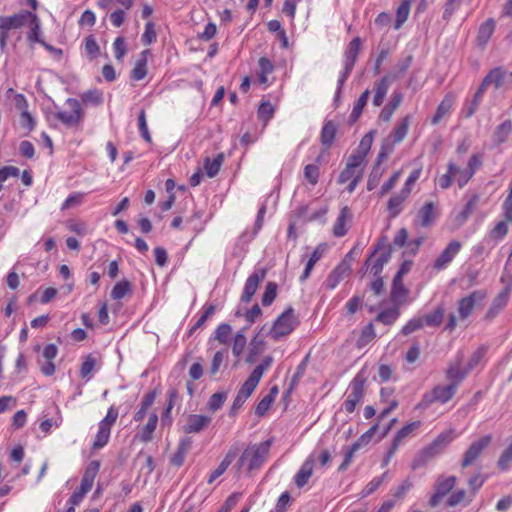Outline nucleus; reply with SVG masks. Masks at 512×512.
Returning <instances> with one entry per match:
<instances>
[{
    "label": "nucleus",
    "instance_id": "obj_43",
    "mask_svg": "<svg viewBox=\"0 0 512 512\" xmlns=\"http://www.w3.org/2000/svg\"><path fill=\"white\" fill-rule=\"evenodd\" d=\"M29 18H31V25H30V31L28 33V40L31 42H42V39L40 38V20L36 14L31 13L29 15Z\"/></svg>",
    "mask_w": 512,
    "mask_h": 512
},
{
    "label": "nucleus",
    "instance_id": "obj_53",
    "mask_svg": "<svg viewBox=\"0 0 512 512\" xmlns=\"http://www.w3.org/2000/svg\"><path fill=\"white\" fill-rule=\"evenodd\" d=\"M277 295V284L275 282H268L262 296V304L269 306Z\"/></svg>",
    "mask_w": 512,
    "mask_h": 512
},
{
    "label": "nucleus",
    "instance_id": "obj_24",
    "mask_svg": "<svg viewBox=\"0 0 512 512\" xmlns=\"http://www.w3.org/2000/svg\"><path fill=\"white\" fill-rule=\"evenodd\" d=\"M238 454L237 449H230L228 453L225 455L222 462L218 465V467L211 473L208 479V483H213L218 477H220L229 467V465L233 462Z\"/></svg>",
    "mask_w": 512,
    "mask_h": 512
},
{
    "label": "nucleus",
    "instance_id": "obj_57",
    "mask_svg": "<svg viewBox=\"0 0 512 512\" xmlns=\"http://www.w3.org/2000/svg\"><path fill=\"white\" fill-rule=\"evenodd\" d=\"M375 330L373 324L369 323L366 325L361 333L360 338L358 339V346L362 347L368 344L370 341H372L375 338Z\"/></svg>",
    "mask_w": 512,
    "mask_h": 512
},
{
    "label": "nucleus",
    "instance_id": "obj_47",
    "mask_svg": "<svg viewBox=\"0 0 512 512\" xmlns=\"http://www.w3.org/2000/svg\"><path fill=\"white\" fill-rule=\"evenodd\" d=\"M452 107V100L448 97L439 104L435 115L432 118V124L436 125L440 120L450 111Z\"/></svg>",
    "mask_w": 512,
    "mask_h": 512
},
{
    "label": "nucleus",
    "instance_id": "obj_23",
    "mask_svg": "<svg viewBox=\"0 0 512 512\" xmlns=\"http://www.w3.org/2000/svg\"><path fill=\"white\" fill-rule=\"evenodd\" d=\"M436 217L437 213L435 211L434 203L427 202L418 211L417 221L420 223L422 227H429L435 221Z\"/></svg>",
    "mask_w": 512,
    "mask_h": 512
},
{
    "label": "nucleus",
    "instance_id": "obj_21",
    "mask_svg": "<svg viewBox=\"0 0 512 512\" xmlns=\"http://www.w3.org/2000/svg\"><path fill=\"white\" fill-rule=\"evenodd\" d=\"M361 46V40L359 37H355L348 45L345 51V65L346 73H351L356 59L358 57Z\"/></svg>",
    "mask_w": 512,
    "mask_h": 512
},
{
    "label": "nucleus",
    "instance_id": "obj_14",
    "mask_svg": "<svg viewBox=\"0 0 512 512\" xmlns=\"http://www.w3.org/2000/svg\"><path fill=\"white\" fill-rule=\"evenodd\" d=\"M211 421L210 416L190 414L187 416L182 430L185 434L200 433L208 428Z\"/></svg>",
    "mask_w": 512,
    "mask_h": 512
},
{
    "label": "nucleus",
    "instance_id": "obj_64",
    "mask_svg": "<svg viewBox=\"0 0 512 512\" xmlns=\"http://www.w3.org/2000/svg\"><path fill=\"white\" fill-rule=\"evenodd\" d=\"M412 487V482L410 479H406L402 482L401 485H399L394 493H393V498L397 501H400L402 500L405 495L407 494V492L411 489Z\"/></svg>",
    "mask_w": 512,
    "mask_h": 512
},
{
    "label": "nucleus",
    "instance_id": "obj_59",
    "mask_svg": "<svg viewBox=\"0 0 512 512\" xmlns=\"http://www.w3.org/2000/svg\"><path fill=\"white\" fill-rule=\"evenodd\" d=\"M274 107L270 102H262L258 109V117L259 119L267 122L269 119L273 117Z\"/></svg>",
    "mask_w": 512,
    "mask_h": 512
},
{
    "label": "nucleus",
    "instance_id": "obj_55",
    "mask_svg": "<svg viewBox=\"0 0 512 512\" xmlns=\"http://www.w3.org/2000/svg\"><path fill=\"white\" fill-rule=\"evenodd\" d=\"M232 328L229 324H221L215 330L214 338L221 344H226L228 342L229 336L231 334Z\"/></svg>",
    "mask_w": 512,
    "mask_h": 512
},
{
    "label": "nucleus",
    "instance_id": "obj_35",
    "mask_svg": "<svg viewBox=\"0 0 512 512\" xmlns=\"http://www.w3.org/2000/svg\"><path fill=\"white\" fill-rule=\"evenodd\" d=\"M420 425V421H415L402 427L393 438L392 444L396 447H399L401 442L409 435H411L416 429H418Z\"/></svg>",
    "mask_w": 512,
    "mask_h": 512
},
{
    "label": "nucleus",
    "instance_id": "obj_1",
    "mask_svg": "<svg viewBox=\"0 0 512 512\" xmlns=\"http://www.w3.org/2000/svg\"><path fill=\"white\" fill-rule=\"evenodd\" d=\"M272 440H266L258 444L248 445L240 456L237 467H247L248 472L258 470L266 461Z\"/></svg>",
    "mask_w": 512,
    "mask_h": 512
},
{
    "label": "nucleus",
    "instance_id": "obj_36",
    "mask_svg": "<svg viewBox=\"0 0 512 512\" xmlns=\"http://www.w3.org/2000/svg\"><path fill=\"white\" fill-rule=\"evenodd\" d=\"M399 308L400 306H396L395 304H393L392 308L380 312L376 317V321L381 322L385 325L393 324L400 315Z\"/></svg>",
    "mask_w": 512,
    "mask_h": 512
},
{
    "label": "nucleus",
    "instance_id": "obj_45",
    "mask_svg": "<svg viewBox=\"0 0 512 512\" xmlns=\"http://www.w3.org/2000/svg\"><path fill=\"white\" fill-rule=\"evenodd\" d=\"M405 200L404 196L399 193L389 199L387 208L392 217H396L401 212Z\"/></svg>",
    "mask_w": 512,
    "mask_h": 512
},
{
    "label": "nucleus",
    "instance_id": "obj_38",
    "mask_svg": "<svg viewBox=\"0 0 512 512\" xmlns=\"http://www.w3.org/2000/svg\"><path fill=\"white\" fill-rule=\"evenodd\" d=\"M445 309L443 306L437 307L432 313L422 316L424 325L429 327L439 326L444 318Z\"/></svg>",
    "mask_w": 512,
    "mask_h": 512
},
{
    "label": "nucleus",
    "instance_id": "obj_37",
    "mask_svg": "<svg viewBox=\"0 0 512 512\" xmlns=\"http://www.w3.org/2000/svg\"><path fill=\"white\" fill-rule=\"evenodd\" d=\"M410 126V116H406L402 121L394 128L391 136L393 143H400L407 135Z\"/></svg>",
    "mask_w": 512,
    "mask_h": 512
},
{
    "label": "nucleus",
    "instance_id": "obj_33",
    "mask_svg": "<svg viewBox=\"0 0 512 512\" xmlns=\"http://www.w3.org/2000/svg\"><path fill=\"white\" fill-rule=\"evenodd\" d=\"M412 0H402L396 11V20L394 24V28L396 30L400 29L401 26L406 22L409 16L410 7Z\"/></svg>",
    "mask_w": 512,
    "mask_h": 512
},
{
    "label": "nucleus",
    "instance_id": "obj_2",
    "mask_svg": "<svg viewBox=\"0 0 512 512\" xmlns=\"http://www.w3.org/2000/svg\"><path fill=\"white\" fill-rule=\"evenodd\" d=\"M454 438V430L450 429L440 433L437 438L427 447H425L413 460L412 468L418 469L425 466L431 459L441 453Z\"/></svg>",
    "mask_w": 512,
    "mask_h": 512
},
{
    "label": "nucleus",
    "instance_id": "obj_26",
    "mask_svg": "<svg viewBox=\"0 0 512 512\" xmlns=\"http://www.w3.org/2000/svg\"><path fill=\"white\" fill-rule=\"evenodd\" d=\"M157 422H158L157 414H155V413L151 414L149 416L147 424L144 427H142L137 434V437L139 438L140 441L149 442L152 440V435L156 429Z\"/></svg>",
    "mask_w": 512,
    "mask_h": 512
},
{
    "label": "nucleus",
    "instance_id": "obj_50",
    "mask_svg": "<svg viewBox=\"0 0 512 512\" xmlns=\"http://www.w3.org/2000/svg\"><path fill=\"white\" fill-rule=\"evenodd\" d=\"M246 336L243 330L239 331L233 340L232 353L234 356L239 357L246 347Z\"/></svg>",
    "mask_w": 512,
    "mask_h": 512
},
{
    "label": "nucleus",
    "instance_id": "obj_32",
    "mask_svg": "<svg viewBox=\"0 0 512 512\" xmlns=\"http://www.w3.org/2000/svg\"><path fill=\"white\" fill-rule=\"evenodd\" d=\"M148 51H143L141 57L136 61L134 68L131 71V78L134 80H142L147 75V57Z\"/></svg>",
    "mask_w": 512,
    "mask_h": 512
},
{
    "label": "nucleus",
    "instance_id": "obj_62",
    "mask_svg": "<svg viewBox=\"0 0 512 512\" xmlns=\"http://www.w3.org/2000/svg\"><path fill=\"white\" fill-rule=\"evenodd\" d=\"M113 49H114L115 58L117 60H122L127 52V46L125 43V39L123 37L116 38L113 43Z\"/></svg>",
    "mask_w": 512,
    "mask_h": 512
},
{
    "label": "nucleus",
    "instance_id": "obj_22",
    "mask_svg": "<svg viewBox=\"0 0 512 512\" xmlns=\"http://www.w3.org/2000/svg\"><path fill=\"white\" fill-rule=\"evenodd\" d=\"M314 467V458L312 456L308 457L300 470L297 472L295 476V484L298 488H302L308 483L309 478L312 476Z\"/></svg>",
    "mask_w": 512,
    "mask_h": 512
},
{
    "label": "nucleus",
    "instance_id": "obj_40",
    "mask_svg": "<svg viewBox=\"0 0 512 512\" xmlns=\"http://www.w3.org/2000/svg\"><path fill=\"white\" fill-rule=\"evenodd\" d=\"M336 130V125L332 121H328L324 124L320 137L323 145L330 146L333 143Z\"/></svg>",
    "mask_w": 512,
    "mask_h": 512
},
{
    "label": "nucleus",
    "instance_id": "obj_17",
    "mask_svg": "<svg viewBox=\"0 0 512 512\" xmlns=\"http://www.w3.org/2000/svg\"><path fill=\"white\" fill-rule=\"evenodd\" d=\"M31 15L29 11H22L12 16H0V30L18 29L25 25L27 19Z\"/></svg>",
    "mask_w": 512,
    "mask_h": 512
},
{
    "label": "nucleus",
    "instance_id": "obj_31",
    "mask_svg": "<svg viewBox=\"0 0 512 512\" xmlns=\"http://www.w3.org/2000/svg\"><path fill=\"white\" fill-rule=\"evenodd\" d=\"M259 373H251L248 379L244 382L237 395L242 396L243 399L247 400L248 397L253 393L257 387L260 379L258 378Z\"/></svg>",
    "mask_w": 512,
    "mask_h": 512
},
{
    "label": "nucleus",
    "instance_id": "obj_10",
    "mask_svg": "<svg viewBox=\"0 0 512 512\" xmlns=\"http://www.w3.org/2000/svg\"><path fill=\"white\" fill-rule=\"evenodd\" d=\"M66 105L69 107V111L57 112L55 114L56 118L68 127L78 125L82 116L80 103L76 99L69 98Z\"/></svg>",
    "mask_w": 512,
    "mask_h": 512
},
{
    "label": "nucleus",
    "instance_id": "obj_19",
    "mask_svg": "<svg viewBox=\"0 0 512 512\" xmlns=\"http://www.w3.org/2000/svg\"><path fill=\"white\" fill-rule=\"evenodd\" d=\"M408 295V290L403 284V279L400 276H394L392 282V289L390 293L391 301L396 306H401L405 303Z\"/></svg>",
    "mask_w": 512,
    "mask_h": 512
},
{
    "label": "nucleus",
    "instance_id": "obj_48",
    "mask_svg": "<svg viewBox=\"0 0 512 512\" xmlns=\"http://www.w3.org/2000/svg\"><path fill=\"white\" fill-rule=\"evenodd\" d=\"M110 429H107L105 427L99 426L98 433L96 434L94 443H93V449L98 450L103 448L109 440L110 437Z\"/></svg>",
    "mask_w": 512,
    "mask_h": 512
},
{
    "label": "nucleus",
    "instance_id": "obj_13",
    "mask_svg": "<svg viewBox=\"0 0 512 512\" xmlns=\"http://www.w3.org/2000/svg\"><path fill=\"white\" fill-rule=\"evenodd\" d=\"M267 270L265 268H261L256 270L254 273H252L244 286V291L241 296V300L245 303H248L251 301L252 297L257 291V288L259 286V283L264 280L266 277Z\"/></svg>",
    "mask_w": 512,
    "mask_h": 512
},
{
    "label": "nucleus",
    "instance_id": "obj_30",
    "mask_svg": "<svg viewBox=\"0 0 512 512\" xmlns=\"http://www.w3.org/2000/svg\"><path fill=\"white\" fill-rule=\"evenodd\" d=\"M223 161H224L223 153H219L213 160H211L209 157L205 158L204 169L206 171V174L210 178L215 177L218 174Z\"/></svg>",
    "mask_w": 512,
    "mask_h": 512
},
{
    "label": "nucleus",
    "instance_id": "obj_27",
    "mask_svg": "<svg viewBox=\"0 0 512 512\" xmlns=\"http://www.w3.org/2000/svg\"><path fill=\"white\" fill-rule=\"evenodd\" d=\"M495 29V22L493 19L486 20L479 28L477 40L480 46H485L491 38Z\"/></svg>",
    "mask_w": 512,
    "mask_h": 512
},
{
    "label": "nucleus",
    "instance_id": "obj_20",
    "mask_svg": "<svg viewBox=\"0 0 512 512\" xmlns=\"http://www.w3.org/2000/svg\"><path fill=\"white\" fill-rule=\"evenodd\" d=\"M351 219H352V213H351L350 209L347 206H344L341 209L340 214L334 224V227H333L334 236H336V237L344 236L348 231L347 224L351 221Z\"/></svg>",
    "mask_w": 512,
    "mask_h": 512
},
{
    "label": "nucleus",
    "instance_id": "obj_44",
    "mask_svg": "<svg viewBox=\"0 0 512 512\" xmlns=\"http://www.w3.org/2000/svg\"><path fill=\"white\" fill-rule=\"evenodd\" d=\"M81 99L85 104L97 106L103 102V93L97 89L88 90L81 95Z\"/></svg>",
    "mask_w": 512,
    "mask_h": 512
},
{
    "label": "nucleus",
    "instance_id": "obj_41",
    "mask_svg": "<svg viewBox=\"0 0 512 512\" xmlns=\"http://www.w3.org/2000/svg\"><path fill=\"white\" fill-rule=\"evenodd\" d=\"M378 429V423L370 427L364 434H362L356 442H354L350 447L352 451H358L359 449L367 446L371 441L373 435L376 433Z\"/></svg>",
    "mask_w": 512,
    "mask_h": 512
},
{
    "label": "nucleus",
    "instance_id": "obj_18",
    "mask_svg": "<svg viewBox=\"0 0 512 512\" xmlns=\"http://www.w3.org/2000/svg\"><path fill=\"white\" fill-rule=\"evenodd\" d=\"M99 468L100 464L98 461H92L88 464L81 479L79 487L81 491L87 494L91 490L95 477L99 472Z\"/></svg>",
    "mask_w": 512,
    "mask_h": 512
},
{
    "label": "nucleus",
    "instance_id": "obj_6",
    "mask_svg": "<svg viewBox=\"0 0 512 512\" xmlns=\"http://www.w3.org/2000/svg\"><path fill=\"white\" fill-rule=\"evenodd\" d=\"M365 383L366 378L362 373H358L351 381L349 385L350 392L343 403L346 412H354L356 405L362 401L365 392Z\"/></svg>",
    "mask_w": 512,
    "mask_h": 512
},
{
    "label": "nucleus",
    "instance_id": "obj_52",
    "mask_svg": "<svg viewBox=\"0 0 512 512\" xmlns=\"http://www.w3.org/2000/svg\"><path fill=\"white\" fill-rule=\"evenodd\" d=\"M227 399V393L226 392H217L214 393L208 401V408L212 412H216L219 410L222 405L224 404L225 400Z\"/></svg>",
    "mask_w": 512,
    "mask_h": 512
},
{
    "label": "nucleus",
    "instance_id": "obj_4",
    "mask_svg": "<svg viewBox=\"0 0 512 512\" xmlns=\"http://www.w3.org/2000/svg\"><path fill=\"white\" fill-rule=\"evenodd\" d=\"M468 173L467 167L462 168L457 162L451 159L447 165V172L437 179V183L442 189H447L451 186L453 180H455L458 186L463 188L472 178Z\"/></svg>",
    "mask_w": 512,
    "mask_h": 512
},
{
    "label": "nucleus",
    "instance_id": "obj_11",
    "mask_svg": "<svg viewBox=\"0 0 512 512\" xmlns=\"http://www.w3.org/2000/svg\"><path fill=\"white\" fill-rule=\"evenodd\" d=\"M491 442L490 436H483L479 440L473 442L464 454L461 466L466 468L475 463L480 457L483 450L488 447Z\"/></svg>",
    "mask_w": 512,
    "mask_h": 512
},
{
    "label": "nucleus",
    "instance_id": "obj_7",
    "mask_svg": "<svg viewBox=\"0 0 512 512\" xmlns=\"http://www.w3.org/2000/svg\"><path fill=\"white\" fill-rule=\"evenodd\" d=\"M456 390L455 384L437 385L430 392L424 394L420 405L427 407L435 402L445 404L453 398Z\"/></svg>",
    "mask_w": 512,
    "mask_h": 512
},
{
    "label": "nucleus",
    "instance_id": "obj_15",
    "mask_svg": "<svg viewBox=\"0 0 512 512\" xmlns=\"http://www.w3.org/2000/svg\"><path fill=\"white\" fill-rule=\"evenodd\" d=\"M399 79V75L388 73L384 77H382L378 82L375 83V95L373 98V104L375 106H380L383 103V100L387 94V91L392 82Z\"/></svg>",
    "mask_w": 512,
    "mask_h": 512
},
{
    "label": "nucleus",
    "instance_id": "obj_9",
    "mask_svg": "<svg viewBox=\"0 0 512 512\" xmlns=\"http://www.w3.org/2000/svg\"><path fill=\"white\" fill-rule=\"evenodd\" d=\"M487 296L485 290H476L458 302V312L461 319H466L473 312L477 303H481Z\"/></svg>",
    "mask_w": 512,
    "mask_h": 512
},
{
    "label": "nucleus",
    "instance_id": "obj_46",
    "mask_svg": "<svg viewBox=\"0 0 512 512\" xmlns=\"http://www.w3.org/2000/svg\"><path fill=\"white\" fill-rule=\"evenodd\" d=\"M129 292H131V285L129 281H120L113 287L111 291V297L115 300H120Z\"/></svg>",
    "mask_w": 512,
    "mask_h": 512
},
{
    "label": "nucleus",
    "instance_id": "obj_29",
    "mask_svg": "<svg viewBox=\"0 0 512 512\" xmlns=\"http://www.w3.org/2000/svg\"><path fill=\"white\" fill-rule=\"evenodd\" d=\"M325 248L326 246L324 244H321L319 245L314 251L313 253L311 254L309 260L307 261L306 263V267L303 271V274L302 276L300 277V279L302 281H305L309 276H310V273L313 269V267L315 266V264L320 260V258L322 257L323 255V252L325 251Z\"/></svg>",
    "mask_w": 512,
    "mask_h": 512
},
{
    "label": "nucleus",
    "instance_id": "obj_42",
    "mask_svg": "<svg viewBox=\"0 0 512 512\" xmlns=\"http://www.w3.org/2000/svg\"><path fill=\"white\" fill-rule=\"evenodd\" d=\"M391 257V247L383 251L375 262L371 265V273L374 276H379L382 272L383 266L389 261Z\"/></svg>",
    "mask_w": 512,
    "mask_h": 512
},
{
    "label": "nucleus",
    "instance_id": "obj_34",
    "mask_svg": "<svg viewBox=\"0 0 512 512\" xmlns=\"http://www.w3.org/2000/svg\"><path fill=\"white\" fill-rule=\"evenodd\" d=\"M469 373L467 368L465 370H461L459 368V363L455 365H450L446 371V378L450 381V384H455L456 388L459 383L466 377Z\"/></svg>",
    "mask_w": 512,
    "mask_h": 512
},
{
    "label": "nucleus",
    "instance_id": "obj_54",
    "mask_svg": "<svg viewBox=\"0 0 512 512\" xmlns=\"http://www.w3.org/2000/svg\"><path fill=\"white\" fill-rule=\"evenodd\" d=\"M262 346L263 341L258 337V335H256L250 343V350L246 359L248 363H253L255 361L256 356L262 351Z\"/></svg>",
    "mask_w": 512,
    "mask_h": 512
},
{
    "label": "nucleus",
    "instance_id": "obj_16",
    "mask_svg": "<svg viewBox=\"0 0 512 512\" xmlns=\"http://www.w3.org/2000/svg\"><path fill=\"white\" fill-rule=\"evenodd\" d=\"M487 87L494 85L496 89L512 83V72L506 73L501 68L492 69L482 81Z\"/></svg>",
    "mask_w": 512,
    "mask_h": 512
},
{
    "label": "nucleus",
    "instance_id": "obj_63",
    "mask_svg": "<svg viewBox=\"0 0 512 512\" xmlns=\"http://www.w3.org/2000/svg\"><path fill=\"white\" fill-rule=\"evenodd\" d=\"M304 176L312 185H315L319 178L318 166L313 164L306 165L304 168Z\"/></svg>",
    "mask_w": 512,
    "mask_h": 512
},
{
    "label": "nucleus",
    "instance_id": "obj_56",
    "mask_svg": "<svg viewBox=\"0 0 512 512\" xmlns=\"http://www.w3.org/2000/svg\"><path fill=\"white\" fill-rule=\"evenodd\" d=\"M512 462V438L509 441L508 446L506 449L502 452L499 460H498V466L502 470H506L510 463Z\"/></svg>",
    "mask_w": 512,
    "mask_h": 512
},
{
    "label": "nucleus",
    "instance_id": "obj_39",
    "mask_svg": "<svg viewBox=\"0 0 512 512\" xmlns=\"http://www.w3.org/2000/svg\"><path fill=\"white\" fill-rule=\"evenodd\" d=\"M369 95H370V91L368 89H366L362 94L361 96L359 97V99L357 100L356 104L354 105L353 107V110L350 114V122L354 123L358 120V118L360 117L361 113H362V110L363 108L365 107V105L367 104V101H368V98H369Z\"/></svg>",
    "mask_w": 512,
    "mask_h": 512
},
{
    "label": "nucleus",
    "instance_id": "obj_8",
    "mask_svg": "<svg viewBox=\"0 0 512 512\" xmlns=\"http://www.w3.org/2000/svg\"><path fill=\"white\" fill-rule=\"evenodd\" d=\"M457 483V478L455 476L445 477L443 475L439 476L434 484L435 492L431 496L429 500V505L431 507L438 506L443 498L452 491Z\"/></svg>",
    "mask_w": 512,
    "mask_h": 512
},
{
    "label": "nucleus",
    "instance_id": "obj_58",
    "mask_svg": "<svg viewBox=\"0 0 512 512\" xmlns=\"http://www.w3.org/2000/svg\"><path fill=\"white\" fill-rule=\"evenodd\" d=\"M366 155L361 154L359 151L353 152L348 158L347 165L354 167L358 170H363L365 166Z\"/></svg>",
    "mask_w": 512,
    "mask_h": 512
},
{
    "label": "nucleus",
    "instance_id": "obj_49",
    "mask_svg": "<svg viewBox=\"0 0 512 512\" xmlns=\"http://www.w3.org/2000/svg\"><path fill=\"white\" fill-rule=\"evenodd\" d=\"M383 168L380 166L378 162L372 169L368 181H367V190L371 191L379 184V181L383 175Z\"/></svg>",
    "mask_w": 512,
    "mask_h": 512
},
{
    "label": "nucleus",
    "instance_id": "obj_61",
    "mask_svg": "<svg viewBox=\"0 0 512 512\" xmlns=\"http://www.w3.org/2000/svg\"><path fill=\"white\" fill-rule=\"evenodd\" d=\"M138 125H139V130H140L141 136L143 137V139L145 141L150 143L151 142V136H150V133H149V130H148V126H147V122H146V115H145V111L144 110H141L140 113H139Z\"/></svg>",
    "mask_w": 512,
    "mask_h": 512
},
{
    "label": "nucleus",
    "instance_id": "obj_3",
    "mask_svg": "<svg viewBox=\"0 0 512 512\" xmlns=\"http://www.w3.org/2000/svg\"><path fill=\"white\" fill-rule=\"evenodd\" d=\"M299 325V319L292 307L287 308L273 323L269 335L274 341L286 337Z\"/></svg>",
    "mask_w": 512,
    "mask_h": 512
},
{
    "label": "nucleus",
    "instance_id": "obj_25",
    "mask_svg": "<svg viewBox=\"0 0 512 512\" xmlns=\"http://www.w3.org/2000/svg\"><path fill=\"white\" fill-rule=\"evenodd\" d=\"M478 202L479 196L477 194L472 195L471 198L465 204L463 210L459 212V214L455 218V221L458 226L463 225L467 221L469 216L475 211Z\"/></svg>",
    "mask_w": 512,
    "mask_h": 512
},
{
    "label": "nucleus",
    "instance_id": "obj_28",
    "mask_svg": "<svg viewBox=\"0 0 512 512\" xmlns=\"http://www.w3.org/2000/svg\"><path fill=\"white\" fill-rule=\"evenodd\" d=\"M512 132V122L510 120L504 121L502 124L497 126L496 130L493 133V141L495 145H501L504 143L510 133Z\"/></svg>",
    "mask_w": 512,
    "mask_h": 512
},
{
    "label": "nucleus",
    "instance_id": "obj_12",
    "mask_svg": "<svg viewBox=\"0 0 512 512\" xmlns=\"http://www.w3.org/2000/svg\"><path fill=\"white\" fill-rule=\"evenodd\" d=\"M462 244L459 241H451L434 261L433 267L437 271L445 269L454 257L460 252Z\"/></svg>",
    "mask_w": 512,
    "mask_h": 512
},
{
    "label": "nucleus",
    "instance_id": "obj_60",
    "mask_svg": "<svg viewBox=\"0 0 512 512\" xmlns=\"http://www.w3.org/2000/svg\"><path fill=\"white\" fill-rule=\"evenodd\" d=\"M118 418V409L114 406H111L108 409L106 417L100 421L99 426L105 427L111 430V426L116 422Z\"/></svg>",
    "mask_w": 512,
    "mask_h": 512
},
{
    "label": "nucleus",
    "instance_id": "obj_5",
    "mask_svg": "<svg viewBox=\"0 0 512 512\" xmlns=\"http://www.w3.org/2000/svg\"><path fill=\"white\" fill-rule=\"evenodd\" d=\"M501 282L505 283V287L494 297L492 303L487 310L484 319L493 320L507 305L512 291V276L503 275Z\"/></svg>",
    "mask_w": 512,
    "mask_h": 512
},
{
    "label": "nucleus",
    "instance_id": "obj_51",
    "mask_svg": "<svg viewBox=\"0 0 512 512\" xmlns=\"http://www.w3.org/2000/svg\"><path fill=\"white\" fill-rule=\"evenodd\" d=\"M423 327H424V318H422V316L412 318L411 320H409L407 322V324L405 326H403L401 333L404 336H407Z\"/></svg>",
    "mask_w": 512,
    "mask_h": 512
}]
</instances>
